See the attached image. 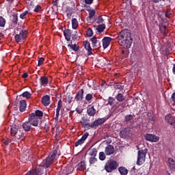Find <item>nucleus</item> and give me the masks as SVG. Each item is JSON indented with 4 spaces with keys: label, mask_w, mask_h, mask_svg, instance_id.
<instances>
[{
    "label": "nucleus",
    "mask_w": 175,
    "mask_h": 175,
    "mask_svg": "<svg viewBox=\"0 0 175 175\" xmlns=\"http://www.w3.org/2000/svg\"><path fill=\"white\" fill-rule=\"evenodd\" d=\"M133 42L132 35L128 29H124L120 32L118 36V43L122 49L129 50L132 46Z\"/></svg>",
    "instance_id": "f257e3e1"
},
{
    "label": "nucleus",
    "mask_w": 175,
    "mask_h": 175,
    "mask_svg": "<svg viewBox=\"0 0 175 175\" xmlns=\"http://www.w3.org/2000/svg\"><path fill=\"white\" fill-rule=\"evenodd\" d=\"M57 150H53L50 153L49 157L45 159L42 163H41V166H44V167H50V165L52 163H54L55 161H57Z\"/></svg>",
    "instance_id": "f03ea898"
},
{
    "label": "nucleus",
    "mask_w": 175,
    "mask_h": 175,
    "mask_svg": "<svg viewBox=\"0 0 175 175\" xmlns=\"http://www.w3.org/2000/svg\"><path fill=\"white\" fill-rule=\"evenodd\" d=\"M118 166V163H117L116 161L111 159L107 161V163H105V170H106L107 173H111V172H114V170H116Z\"/></svg>",
    "instance_id": "7ed1b4c3"
},
{
    "label": "nucleus",
    "mask_w": 175,
    "mask_h": 175,
    "mask_svg": "<svg viewBox=\"0 0 175 175\" xmlns=\"http://www.w3.org/2000/svg\"><path fill=\"white\" fill-rule=\"evenodd\" d=\"M10 135L12 137H15L18 140H20V139L23 140L24 139V133L18 131V126L16 124L11 126Z\"/></svg>",
    "instance_id": "20e7f679"
},
{
    "label": "nucleus",
    "mask_w": 175,
    "mask_h": 175,
    "mask_svg": "<svg viewBox=\"0 0 175 175\" xmlns=\"http://www.w3.org/2000/svg\"><path fill=\"white\" fill-rule=\"evenodd\" d=\"M147 154V149L138 151V156L137 160V165L141 166L144 162H146V155Z\"/></svg>",
    "instance_id": "39448f33"
},
{
    "label": "nucleus",
    "mask_w": 175,
    "mask_h": 175,
    "mask_svg": "<svg viewBox=\"0 0 175 175\" xmlns=\"http://www.w3.org/2000/svg\"><path fill=\"white\" fill-rule=\"evenodd\" d=\"M28 35V31L27 30H21L19 33L15 35V40L16 43H21V42H24L27 38V36Z\"/></svg>",
    "instance_id": "423d86ee"
},
{
    "label": "nucleus",
    "mask_w": 175,
    "mask_h": 175,
    "mask_svg": "<svg viewBox=\"0 0 175 175\" xmlns=\"http://www.w3.org/2000/svg\"><path fill=\"white\" fill-rule=\"evenodd\" d=\"M105 121V118H99L95 120L91 124H82V126L83 128H86L87 129H90V128H95V126H99V125H102V124H104Z\"/></svg>",
    "instance_id": "0eeeda50"
},
{
    "label": "nucleus",
    "mask_w": 175,
    "mask_h": 175,
    "mask_svg": "<svg viewBox=\"0 0 175 175\" xmlns=\"http://www.w3.org/2000/svg\"><path fill=\"white\" fill-rule=\"evenodd\" d=\"M144 137L146 142H150V143H157L159 142V137L154 134L147 133L145 135Z\"/></svg>",
    "instance_id": "6e6552de"
},
{
    "label": "nucleus",
    "mask_w": 175,
    "mask_h": 175,
    "mask_svg": "<svg viewBox=\"0 0 175 175\" xmlns=\"http://www.w3.org/2000/svg\"><path fill=\"white\" fill-rule=\"evenodd\" d=\"M28 121L33 126H38L39 125V118H36L33 113L29 114Z\"/></svg>",
    "instance_id": "1a4fd4ad"
},
{
    "label": "nucleus",
    "mask_w": 175,
    "mask_h": 175,
    "mask_svg": "<svg viewBox=\"0 0 175 175\" xmlns=\"http://www.w3.org/2000/svg\"><path fill=\"white\" fill-rule=\"evenodd\" d=\"M90 42H92V47L94 49H100L101 44H100V39L94 36L90 38Z\"/></svg>",
    "instance_id": "9d476101"
},
{
    "label": "nucleus",
    "mask_w": 175,
    "mask_h": 175,
    "mask_svg": "<svg viewBox=\"0 0 175 175\" xmlns=\"http://www.w3.org/2000/svg\"><path fill=\"white\" fill-rule=\"evenodd\" d=\"M131 132H132L131 128H129V127L126 128L120 131V136H121V137H128V136L131 135Z\"/></svg>",
    "instance_id": "9b49d317"
},
{
    "label": "nucleus",
    "mask_w": 175,
    "mask_h": 175,
    "mask_svg": "<svg viewBox=\"0 0 175 175\" xmlns=\"http://www.w3.org/2000/svg\"><path fill=\"white\" fill-rule=\"evenodd\" d=\"M83 98H84V90L81 89L75 96V100L76 102H81L83 100Z\"/></svg>",
    "instance_id": "f8f14e48"
},
{
    "label": "nucleus",
    "mask_w": 175,
    "mask_h": 175,
    "mask_svg": "<svg viewBox=\"0 0 175 175\" xmlns=\"http://www.w3.org/2000/svg\"><path fill=\"white\" fill-rule=\"evenodd\" d=\"M87 113L90 117H94L96 114V109H95L94 105H90L87 107Z\"/></svg>",
    "instance_id": "ddd939ff"
},
{
    "label": "nucleus",
    "mask_w": 175,
    "mask_h": 175,
    "mask_svg": "<svg viewBox=\"0 0 175 175\" xmlns=\"http://www.w3.org/2000/svg\"><path fill=\"white\" fill-rule=\"evenodd\" d=\"M105 152L106 155H113L116 152V149H114V146L112 145H107L105 147Z\"/></svg>",
    "instance_id": "4468645a"
},
{
    "label": "nucleus",
    "mask_w": 175,
    "mask_h": 175,
    "mask_svg": "<svg viewBox=\"0 0 175 175\" xmlns=\"http://www.w3.org/2000/svg\"><path fill=\"white\" fill-rule=\"evenodd\" d=\"M110 42H111V38L110 37H105L103 39V49H107L110 45Z\"/></svg>",
    "instance_id": "2eb2a0df"
},
{
    "label": "nucleus",
    "mask_w": 175,
    "mask_h": 175,
    "mask_svg": "<svg viewBox=\"0 0 175 175\" xmlns=\"http://www.w3.org/2000/svg\"><path fill=\"white\" fill-rule=\"evenodd\" d=\"M83 46L88 52V55H91L92 54V48H91V44L88 41L83 42Z\"/></svg>",
    "instance_id": "dca6fc26"
},
{
    "label": "nucleus",
    "mask_w": 175,
    "mask_h": 175,
    "mask_svg": "<svg viewBox=\"0 0 175 175\" xmlns=\"http://www.w3.org/2000/svg\"><path fill=\"white\" fill-rule=\"evenodd\" d=\"M165 121H167V124L170 125H174L175 124V117L172 116L170 115H167L165 116Z\"/></svg>",
    "instance_id": "f3484780"
},
{
    "label": "nucleus",
    "mask_w": 175,
    "mask_h": 175,
    "mask_svg": "<svg viewBox=\"0 0 175 175\" xmlns=\"http://www.w3.org/2000/svg\"><path fill=\"white\" fill-rule=\"evenodd\" d=\"M25 109H27V101L25 100H21L19 102V110L20 111H25Z\"/></svg>",
    "instance_id": "a211bd4d"
},
{
    "label": "nucleus",
    "mask_w": 175,
    "mask_h": 175,
    "mask_svg": "<svg viewBox=\"0 0 175 175\" xmlns=\"http://www.w3.org/2000/svg\"><path fill=\"white\" fill-rule=\"evenodd\" d=\"M42 103L44 106H49L50 105V96L48 95L44 96L42 98Z\"/></svg>",
    "instance_id": "6ab92c4d"
},
{
    "label": "nucleus",
    "mask_w": 175,
    "mask_h": 175,
    "mask_svg": "<svg viewBox=\"0 0 175 175\" xmlns=\"http://www.w3.org/2000/svg\"><path fill=\"white\" fill-rule=\"evenodd\" d=\"M62 109V100H59L57 103V107L56 109V118L59 117V111Z\"/></svg>",
    "instance_id": "aec40b11"
},
{
    "label": "nucleus",
    "mask_w": 175,
    "mask_h": 175,
    "mask_svg": "<svg viewBox=\"0 0 175 175\" xmlns=\"http://www.w3.org/2000/svg\"><path fill=\"white\" fill-rule=\"evenodd\" d=\"M64 35L65 36V39L67 40L68 42H69L72 36V31L69 29L64 30Z\"/></svg>",
    "instance_id": "412c9836"
},
{
    "label": "nucleus",
    "mask_w": 175,
    "mask_h": 175,
    "mask_svg": "<svg viewBox=\"0 0 175 175\" xmlns=\"http://www.w3.org/2000/svg\"><path fill=\"white\" fill-rule=\"evenodd\" d=\"M31 123L28 120V122H25L23 124V128L24 131L26 132H29L31 131Z\"/></svg>",
    "instance_id": "4be33fe9"
},
{
    "label": "nucleus",
    "mask_w": 175,
    "mask_h": 175,
    "mask_svg": "<svg viewBox=\"0 0 175 175\" xmlns=\"http://www.w3.org/2000/svg\"><path fill=\"white\" fill-rule=\"evenodd\" d=\"M68 46L69 49H70V50H72L73 51H79V49H80L77 44H73L72 42L68 44Z\"/></svg>",
    "instance_id": "5701e85b"
},
{
    "label": "nucleus",
    "mask_w": 175,
    "mask_h": 175,
    "mask_svg": "<svg viewBox=\"0 0 175 175\" xmlns=\"http://www.w3.org/2000/svg\"><path fill=\"white\" fill-rule=\"evenodd\" d=\"M40 84L41 85H43L44 87H46L47 84H49V78L46 77H42L40 79Z\"/></svg>",
    "instance_id": "b1692460"
},
{
    "label": "nucleus",
    "mask_w": 175,
    "mask_h": 175,
    "mask_svg": "<svg viewBox=\"0 0 175 175\" xmlns=\"http://www.w3.org/2000/svg\"><path fill=\"white\" fill-rule=\"evenodd\" d=\"M89 12V16L87 18L88 21H89V23H91V19L94 18V17L95 16V10H88Z\"/></svg>",
    "instance_id": "393cba45"
},
{
    "label": "nucleus",
    "mask_w": 175,
    "mask_h": 175,
    "mask_svg": "<svg viewBox=\"0 0 175 175\" xmlns=\"http://www.w3.org/2000/svg\"><path fill=\"white\" fill-rule=\"evenodd\" d=\"M71 23L72 29H77L79 28V21H77V19L72 18Z\"/></svg>",
    "instance_id": "a878e982"
},
{
    "label": "nucleus",
    "mask_w": 175,
    "mask_h": 175,
    "mask_svg": "<svg viewBox=\"0 0 175 175\" xmlns=\"http://www.w3.org/2000/svg\"><path fill=\"white\" fill-rule=\"evenodd\" d=\"M125 96H124V94L122 93H118L116 96V99L118 100V102H124V100H125Z\"/></svg>",
    "instance_id": "bb28decb"
},
{
    "label": "nucleus",
    "mask_w": 175,
    "mask_h": 175,
    "mask_svg": "<svg viewBox=\"0 0 175 175\" xmlns=\"http://www.w3.org/2000/svg\"><path fill=\"white\" fill-rule=\"evenodd\" d=\"M31 114H33L34 117L40 118V120L43 117V112L40 110H36L34 113H31Z\"/></svg>",
    "instance_id": "cd10ccee"
},
{
    "label": "nucleus",
    "mask_w": 175,
    "mask_h": 175,
    "mask_svg": "<svg viewBox=\"0 0 175 175\" xmlns=\"http://www.w3.org/2000/svg\"><path fill=\"white\" fill-rule=\"evenodd\" d=\"M118 170L121 175L128 174V169H126L125 167H120Z\"/></svg>",
    "instance_id": "c85d7f7f"
},
{
    "label": "nucleus",
    "mask_w": 175,
    "mask_h": 175,
    "mask_svg": "<svg viewBox=\"0 0 175 175\" xmlns=\"http://www.w3.org/2000/svg\"><path fill=\"white\" fill-rule=\"evenodd\" d=\"M78 170H80L81 172L83 170H85V162L81 161L78 164Z\"/></svg>",
    "instance_id": "c756f323"
},
{
    "label": "nucleus",
    "mask_w": 175,
    "mask_h": 175,
    "mask_svg": "<svg viewBox=\"0 0 175 175\" xmlns=\"http://www.w3.org/2000/svg\"><path fill=\"white\" fill-rule=\"evenodd\" d=\"M96 154H98V150L96 148H93L90 152V157L95 158L96 157Z\"/></svg>",
    "instance_id": "7c9ffc66"
},
{
    "label": "nucleus",
    "mask_w": 175,
    "mask_h": 175,
    "mask_svg": "<svg viewBox=\"0 0 175 175\" xmlns=\"http://www.w3.org/2000/svg\"><path fill=\"white\" fill-rule=\"evenodd\" d=\"M21 96H23V98H26L27 99H31V93L29 92H23Z\"/></svg>",
    "instance_id": "2f4dec72"
},
{
    "label": "nucleus",
    "mask_w": 175,
    "mask_h": 175,
    "mask_svg": "<svg viewBox=\"0 0 175 175\" xmlns=\"http://www.w3.org/2000/svg\"><path fill=\"white\" fill-rule=\"evenodd\" d=\"M12 23H14V25H17V23H18V16L17 14L12 15Z\"/></svg>",
    "instance_id": "473e14b6"
},
{
    "label": "nucleus",
    "mask_w": 175,
    "mask_h": 175,
    "mask_svg": "<svg viewBox=\"0 0 175 175\" xmlns=\"http://www.w3.org/2000/svg\"><path fill=\"white\" fill-rule=\"evenodd\" d=\"M106 27L105 26V25H100L97 27L96 30L98 31V32H103V31H105Z\"/></svg>",
    "instance_id": "72a5a7b5"
},
{
    "label": "nucleus",
    "mask_w": 175,
    "mask_h": 175,
    "mask_svg": "<svg viewBox=\"0 0 175 175\" xmlns=\"http://www.w3.org/2000/svg\"><path fill=\"white\" fill-rule=\"evenodd\" d=\"M86 35L88 38H91L94 35V31H92V29L88 28L86 31Z\"/></svg>",
    "instance_id": "f704fd0d"
},
{
    "label": "nucleus",
    "mask_w": 175,
    "mask_h": 175,
    "mask_svg": "<svg viewBox=\"0 0 175 175\" xmlns=\"http://www.w3.org/2000/svg\"><path fill=\"white\" fill-rule=\"evenodd\" d=\"M42 6L38 5H36L33 10V12H35V13H40V12H42Z\"/></svg>",
    "instance_id": "c9c22d12"
},
{
    "label": "nucleus",
    "mask_w": 175,
    "mask_h": 175,
    "mask_svg": "<svg viewBox=\"0 0 175 175\" xmlns=\"http://www.w3.org/2000/svg\"><path fill=\"white\" fill-rule=\"evenodd\" d=\"M27 14H28V10H26L20 14V18H21L22 20H25V18H27Z\"/></svg>",
    "instance_id": "e433bc0d"
},
{
    "label": "nucleus",
    "mask_w": 175,
    "mask_h": 175,
    "mask_svg": "<svg viewBox=\"0 0 175 175\" xmlns=\"http://www.w3.org/2000/svg\"><path fill=\"white\" fill-rule=\"evenodd\" d=\"M6 24V20L3 18V17L0 16V27H5V25Z\"/></svg>",
    "instance_id": "4c0bfd02"
},
{
    "label": "nucleus",
    "mask_w": 175,
    "mask_h": 175,
    "mask_svg": "<svg viewBox=\"0 0 175 175\" xmlns=\"http://www.w3.org/2000/svg\"><path fill=\"white\" fill-rule=\"evenodd\" d=\"M99 159L100 161H105V159H106V154H105V152H100L99 153Z\"/></svg>",
    "instance_id": "58836bf2"
},
{
    "label": "nucleus",
    "mask_w": 175,
    "mask_h": 175,
    "mask_svg": "<svg viewBox=\"0 0 175 175\" xmlns=\"http://www.w3.org/2000/svg\"><path fill=\"white\" fill-rule=\"evenodd\" d=\"M132 120H133V116L130 114V115H127L125 116V121H126V122H129V121H132Z\"/></svg>",
    "instance_id": "ea45409f"
},
{
    "label": "nucleus",
    "mask_w": 175,
    "mask_h": 175,
    "mask_svg": "<svg viewBox=\"0 0 175 175\" xmlns=\"http://www.w3.org/2000/svg\"><path fill=\"white\" fill-rule=\"evenodd\" d=\"M159 29H160L161 33H166V26L161 25L159 27Z\"/></svg>",
    "instance_id": "a19ab883"
},
{
    "label": "nucleus",
    "mask_w": 175,
    "mask_h": 175,
    "mask_svg": "<svg viewBox=\"0 0 175 175\" xmlns=\"http://www.w3.org/2000/svg\"><path fill=\"white\" fill-rule=\"evenodd\" d=\"M116 99H114V98L113 97H109L108 99V103L109 105H110V106H111L112 105L114 104Z\"/></svg>",
    "instance_id": "79ce46f5"
},
{
    "label": "nucleus",
    "mask_w": 175,
    "mask_h": 175,
    "mask_svg": "<svg viewBox=\"0 0 175 175\" xmlns=\"http://www.w3.org/2000/svg\"><path fill=\"white\" fill-rule=\"evenodd\" d=\"M88 136H90V133H85L82 137L81 138L82 139V141L84 142H85V140L87 139V137H88Z\"/></svg>",
    "instance_id": "37998d69"
},
{
    "label": "nucleus",
    "mask_w": 175,
    "mask_h": 175,
    "mask_svg": "<svg viewBox=\"0 0 175 175\" xmlns=\"http://www.w3.org/2000/svg\"><path fill=\"white\" fill-rule=\"evenodd\" d=\"M165 16L167 17V18H171L172 17V12H170V10H167L165 12Z\"/></svg>",
    "instance_id": "c03bdc74"
},
{
    "label": "nucleus",
    "mask_w": 175,
    "mask_h": 175,
    "mask_svg": "<svg viewBox=\"0 0 175 175\" xmlns=\"http://www.w3.org/2000/svg\"><path fill=\"white\" fill-rule=\"evenodd\" d=\"M83 143V140L80 139L75 143V147H79V146H81Z\"/></svg>",
    "instance_id": "a18cd8bd"
},
{
    "label": "nucleus",
    "mask_w": 175,
    "mask_h": 175,
    "mask_svg": "<svg viewBox=\"0 0 175 175\" xmlns=\"http://www.w3.org/2000/svg\"><path fill=\"white\" fill-rule=\"evenodd\" d=\"M2 143H3V144H5V146H8V144H9V143H10V140H9V139H8V138H4L2 140Z\"/></svg>",
    "instance_id": "49530a36"
},
{
    "label": "nucleus",
    "mask_w": 175,
    "mask_h": 175,
    "mask_svg": "<svg viewBox=\"0 0 175 175\" xmlns=\"http://www.w3.org/2000/svg\"><path fill=\"white\" fill-rule=\"evenodd\" d=\"M96 158H95V157H90V163L91 164V165H94V163H95V162H96Z\"/></svg>",
    "instance_id": "de8ad7c7"
},
{
    "label": "nucleus",
    "mask_w": 175,
    "mask_h": 175,
    "mask_svg": "<svg viewBox=\"0 0 175 175\" xmlns=\"http://www.w3.org/2000/svg\"><path fill=\"white\" fill-rule=\"evenodd\" d=\"M43 62H44V58H43V57L39 58L38 66H40V65H42V64H43Z\"/></svg>",
    "instance_id": "09e8293b"
},
{
    "label": "nucleus",
    "mask_w": 175,
    "mask_h": 175,
    "mask_svg": "<svg viewBox=\"0 0 175 175\" xmlns=\"http://www.w3.org/2000/svg\"><path fill=\"white\" fill-rule=\"evenodd\" d=\"M91 99H92V94H87L85 96V100L88 101H90V100H91Z\"/></svg>",
    "instance_id": "8fccbe9b"
},
{
    "label": "nucleus",
    "mask_w": 175,
    "mask_h": 175,
    "mask_svg": "<svg viewBox=\"0 0 175 175\" xmlns=\"http://www.w3.org/2000/svg\"><path fill=\"white\" fill-rule=\"evenodd\" d=\"M26 175H38V173L35 170L30 171Z\"/></svg>",
    "instance_id": "3c124183"
},
{
    "label": "nucleus",
    "mask_w": 175,
    "mask_h": 175,
    "mask_svg": "<svg viewBox=\"0 0 175 175\" xmlns=\"http://www.w3.org/2000/svg\"><path fill=\"white\" fill-rule=\"evenodd\" d=\"M98 24H101V23H103V18L102 16H98L97 19Z\"/></svg>",
    "instance_id": "603ef678"
},
{
    "label": "nucleus",
    "mask_w": 175,
    "mask_h": 175,
    "mask_svg": "<svg viewBox=\"0 0 175 175\" xmlns=\"http://www.w3.org/2000/svg\"><path fill=\"white\" fill-rule=\"evenodd\" d=\"M92 2H94V0H85V3H86L87 5H91Z\"/></svg>",
    "instance_id": "864d4df0"
},
{
    "label": "nucleus",
    "mask_w": 175,
    "mask_h": 175,
    "mask_svg": "<svg viewBox=\"0 0 175 175\" xmlns=\"http://www.w3.org/2000/svg\"><path fill=\"white\" fill-rule=\"evenodd\" d=\"M171 99L172 102L175 103V92L172 95Z\"/></svg>",
    "instance_id": "5fc2aeb1"
},
{
    "label": "nucleus",
    "mask_w": 175,
    "mask_h": 175,
    "mask_svg": "<svg viewBox=\"0 0 175 175\" xmlns=\"http://www.w3.org/2000/svg\"><path fill=\"white\" fill-rule=\"evenodd\" d=\"M23 79H27V77H28V73L27 72L23 73Z\"/></svg>",
    "instance_id": "6e6d98bb"
},
{
    "label": "nucleus",
    "mask_w": 175,
    "mask_h": 175,
    "mask_svg": "<svg viewBox=\"0 0 175 175\" xmlns=\"http://www.w3.org/2000/svg\"><path fill=\"white\" fill-rule=\"evenodd\" d=\"M161 0H152V2H153V3H158L159 2H161Z\"/></svg>",
    "instance_id": "4d7b16f0"
},
{
    "label": "nucleus",
    "mask_w": 175,
    "mask_h": 175,
    "mask_svg": "<svg viewBox=\"0 0 175 175\" xmlns=\"http://www.w3.org/2000/svg\"><path fill=\"white\" fill-rule=\"evenodd\" d=\"M77 112L79 113V114H81V113H83V111H80L78 109H77Z\"/></svg>",
    "instance_id": "13d9d810"
},
{
    "label": "nucleus",
    "mask_w": 175,
    "mask_h": 175,
    "mask_svg": "<svg viewBox=\"0 0 175 175\" xmlns=\"http://www.w3.org/2000/svg\"><path fill=\"white\" fill-rule=\"evenodd\" d=\"M13 1H14V0H7V1H8L9 3H12V2H13Z\"/></svg>",
    "instance_id": "bf43d9fd"
},
{
    "label": "nucleus",
    "mask_w": 175,
    "mask_h": 175,
    "mask_svg": "<svg viewBox=\"0 0 175 175\" xmlns=\"http://www.w3.org/2000/svg\"><path fill=\"white\" fill-rule=\"evenodd\" d=\"M122 54H125V51L124 50L122 51Z\"/></svg>",
    "instance_id": "052dcab7"
},
{
    "label": "nucleus",
    "mask_w": 175,
    "mask_h": 175,
    "mask_svg": "<svg viewBox=\"0 0 175 175\" xmlns=\"http://www.w3.org/2000/svg\"><path fill=\"white\" fill-rule=\"evenodd\" d=\"M57 1H58V0H55V2H57Z\"/></svg>",
    "instance_id": "680f3d73"
},
{
    "label": "nucleus",
    "mask_w": 175,
    "mask_h": 175,
    "mask_svg": "<svg viewBox=\"0 0 175 175\" xmlns=\"http://www.w3.org/2000/svg\"><path fill=\"white\" fill-rule=\"evenodd\" d=\"M124 57H126V55H124Z\"/></svg>",
    "instance_id": "e2e57ef3"
},
{
    "label": "nucleus",
    "mask_w": 175,
    "mask_h": 175,
    "mask_svg": "<svg viewBox=\"0 0 175 175\" xmlns=\"http://www.w3.org/2000/svg\"><path fill=\"white\" fill-rule=\"evenodd\" d=\"M126 1H129V0H126Z\"/></svg>",
    "instance_id": "0e129e2a"
}]
</instances>
